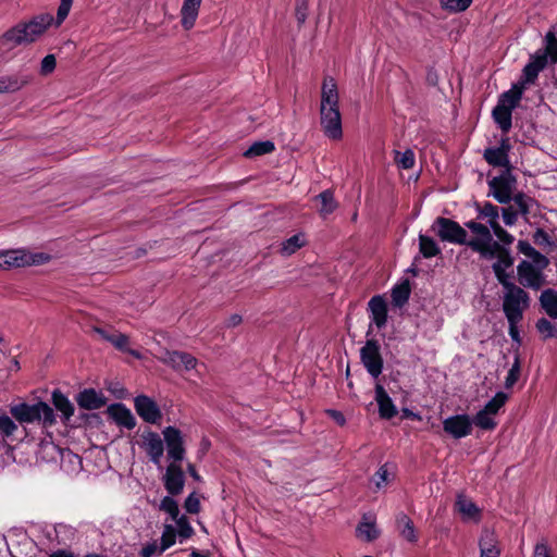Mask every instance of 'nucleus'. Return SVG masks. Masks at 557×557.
Returning <instances> with one entry per match:
<instances>
[{"mask_svg": "<svg viewBox=\"0 0 557 557\" xmlns=\"http://www.w3.org/2000/svg\"><path fill=\"white\" fill-rule=\"evenodd\" d=\"M53 21L50 13H41L28 21H21L2 34L0 44L7 46L8 50L34 44L48 30Z\"/></svg>", "mask_w": 557, "mask_h": 557, "instance_id": "nucleus-1", "label": "nucleus"}, {"mask_svg": "<svg viewBox=\"0 0 557 557\" xmlns=\"http://www.w3.org/2000/svg\"><path fill=\"white\" fill-rule=\"evenodd\" d=\"M53 21L50 13H41L28 21H21L2 34L0 44L7 46L8 50L34 44L48 30Z\"/></svg>", "mask_w": 557, "mask_h": 557, "instance_id": "nucleus-2", "label": "nucleus"}, {"mask_svg": "<svg viewBox=\"0 0 557 557\" xmlns=\"http://www.w3.org/2000/svg\"><path fill=\"white\" fill-rule=\"evenodd\" d=\"M10 413L22 424L39 422L47 428L57 423L53 408L42 400L32 405L25 401L10 405Z\"/></svg>", "mask_w": 557, "mask_h": 557, "instance_id": "nucleus-3", "label": "nucleus"}, {"mask_svg": "<svg viewBox=\"0 0 557 557\" xmlns=\"http://www.w3.org/2000/svg\"><path fill=\"white\" fill-rule=\"evenodd\" d=\"M465 226L476 235L470 238L469 247L473 251L479 252L482 258L487 260L494 259L503 252V249H506L505 245L494 240L488 226L476 221H468L465 223Z\"/></svg>", "mask_w": 557, "mask_h": 557, "instance_id": "nucleus-4", "label": "nucleus"}, {"mask_svg": "<svg viewBox=\"0 0 557 557\" xmlns=\"http://www.w3.org/2000/svg\"><path fill=\"white\" fill-rule=\"evenodd\" d=\"M500 285L506 290L503 298V311L506 319H523L524 310L530 307L529 293L511 281Z\"/></svg>", "mask_w": 557, "mask_h": 557, "instance_id": "nucleus-5", "label": "nucleus"}, {"mask_svg": "<svg viewBox=\"0 0 557 557\" xmlns=\"http://www.w3.org/2000/svg\"><path fill=\"white\" fill-rule=\"evenodd\" d=\"M433 232L442 242L456 245H466L469 247L470 239L467 231L456 221L437 216L431 225Z\"/></svg>", "mask_w": 557, "mask_h": 557, "instance_id": "nucleus-6", "label": "nucleus"}, {"mask_svg": "<svg viewBox=\"0 0 557 557\" xmlns=\"http://www.w3.org/2000/svg\"><path fill=\"white\" fill-rule=\"evenodd\" d=\"M488 196L502 205H508L512 200L513 191L517 187V177L512 170H503L502 173L488 181Z\"/></svg>", "mask_w": 557, "mask_h": 557, "instance_id": "nucleus-7", "label": "nucleus"}, {"mask_svg": "<svg viewBox=\"0 0 557 557\" xmlns=\"http://www.w3.org/2000/svg\"><path fill=\"white\" fill-rule=\"evenodd\" d=\"M381 347L376 339H368L360 349V359L368 373L377 379L382 373L384 361L381 355Z\"/></svg>", "mask_w": 557, "mask_h": 557, "instance_id": "nucleus-8", "label": "nucleus"}, {"mask_svg": "<svg viewBox=\"0 0 557 557\" xmlns=\"http://www.w3.org/2000/svg\"><path fill=\"white\" fill-rule=\"evenodd\" d=\"M518 281L524 288L539 290L545 284V275L542 269L533 263L522 260L517 267Z\"/></svg>", "mask_w": 557, "mask_h": 557, "instance_id": "nucleus-9", "label": "nucleus"}, {"mask_svg": "<svg viewBox=\"0 0 557 557\" xmlns=\"http://www.w3.org/2000/svg\"><path fill=\"white\" fill-rule=\"evenodd\" d=\"M162 434L166 444L168 457L175 463L183 461L186 449L181 430L170 425L162 431Z\"/></svg>", "mask_w": 557, "mask_h": 557, "instance_id": "nucleus-10", "label": "nucleus"}, {"mask_svg": "<svg viewBox=\"0 0 557 557\" xmlns=\"http://www.w3.org/2000/svg\"><path fill=\"white\" fill-rule=\"evenodd\" d=\"M320 123L324 135L330 139L337 140L343 137L342 115L339 110L332 108L320 110Z\"/></svg>", "mask_w": 557, "mask_h": 557, "instance_id": "nucleus-11", "label": "nucleus"}, {"mask_svg": "<svg viewBox=\"0 0 557 557\" xmlns=\"http://www.w3.org/2000/svg\"><path fill=\"white\" fill-rule=\"evenodd\" d=\"M137 414L147 423L157 424L162 418L158 404L147 395H138L134 399Z\"/></svg>", "mask_w": 557, "mask_h": 557, "instance_id": "nucleus-12", "label": "nucleus"}, {"mask_svg": "<svg viewBox=\"0 0 557 557\" xmlns=\"http://www.w3.org/2000/svg\"><path fill=\"white\" fill-rule=\"evenodd\" d=\"M164 488L171 496L182 494L185 486V473L178 463L171 462L162 478Z\"/></svg>", "mask_w": 557, "mask_h": 557, "instance_id": "nucleus-13", "label": "nucleus"}, {"mask_svg": "<svg viewBox=\"0 0 557 557\" xmlns=\"http://www.w3.org/2000/svg\"><path fill=\"white\" fill-rule=\"evenodd\" d=\"M443 430L454 438L466 437L472 432L471 418L466 413L448 417L443 421Z\"/></svg>", "mask_w": 557, "mask_h": 557, "instance_id": "nucleus-14", "label": "nucleus"}, {"mask_svg": "<svg viewBox=\"0 0 557 557\" xmlns=\"http://www.w3.org/2000/svg\"><path fill=\"white\" fill-rule=\"evenodd\" d=\"M371 321L377 329H383L388 320V306L383 295H374L368 302Z\"/></svg>", "mask_w": 557, "mask_h": 557, "instance_id": "nucleus-15", "label": "nucleus"}, {"mask_svg": "<svg viewBox=\"0 0 557 557\" xmlns=\"http://www.w3.org/2000/svg\"><path fill=\"white\" fill-rule=\"evenodd\" d=\"M144 448L148 455L150 461L160 467V461L164 453V444L162 438L157 432L147 430L143 434Z\"/></svg>", "mask_w": 557, "mask_h": 557, "instance_id": "nucleus-16", "label": "nucleus"}, {"mask_svg": "<svg viewBox=\"0 0 557 557\" xmlns=\"http://www.w3.org/2000/svg\"><path fill=\"white\" fill-rule=\"evenodd\" d=\"M109 418L117 425L132 430L136 426V419L132 411L122 403L111 404L107 410Z\"/></svg>", "mask_w": 557, "mask_h": 557, "instance_id": "nucleus-17", "label": "nucleus"}, {"mask_svg": "<svg viewBox=\"0 0 557 557\" xmlns=\"http://www.w3.org/2000/svg\"><path fill=\"white\" fill-rule=\"evenodd\" d=\"M327 108L339 110V96L337 84L333 77H324L321 87V103L320 110H327Z\"/></svg>", "mask_w": 557, "mask_h": 557, "instance_id": "nucleus-18", "label": "nucleus"}, {"mask_svg": "<svg viewBox=\"0 0 557 557\" xmlns=\"http://www.w3.org/2000/svg\"><path fill=\"white\" fill-rule=\"evenodd\" d=\"M475 209L478 211V219H484V216H492V221H487L488 228L492 230V234H494L498 239L507 233L505 228H503L498 222L499 218V208L491 202H485L481 206L479 202H475Z\"/></svg>", "mask_w": 557, "mask_h": 557, "instance_id": "nucleus-19", "label": "nucleus"}, {"mask_svg": "<svg viewBox=\"0 0 557 557\" xmlns=\"http://www.w3.org/2000/svg\"><path fill=\"white\" fill-rule=\"evenodd\" d=\"M75 400L81 409L96 410L100 409L107 404V398L101 392H97L95 388H85L81 391Z\"/></svg>", "mask_w": 557, "mask_h": 557, "instance_id": "nucleus-20", "label": "nucleus"}, {"mask_svg": "<svg viewBox=\"0 0 557 557\" xmlns=\"http://www.w3.org/2000/svg\"><path fill=\"white\" fill-rule=\"evenodd\" d=\"M375 401L377 403L379 414L382 419L391 420L398 413L392 398L380 383L375 384Z\"/></svg>", "mask_w": 557, "mask_h": 557, "instance_id": "nucleus-21", "label": "nucleus"}, {"mask_svg": "<svg viewBox=\"0 0 557 557\" xmlns=\"http://www.w3.org/2000/svg\"><path fill=\"white\" fill-rule=\"evenodd\" d=\"M515 258L511 256L509 247L503 249V252L497 257V261L492 264L493 272L499 284L510 282V274L506 273V269L513 265Z\"/></svg>", "mask_w": 557, "mask_h": 557, "instance_id": "nucleus-22", "label": "nucleus"}, {"mask_svg": "<svg viewBox=\"0 0 557 557\" xmlns=\"http://www.w3.org/2000/svg\"><path fill=\"white\" fill-rule=\"evenodd\" d=\"M164 362L176 371H188L196 367L197 359L188 352L174 350L166 352Z\"/></svg>", "mask_w": 557, "mask_h": 557, "instance_id": "nucleus-23", "label": "nucleus"}, {"mask_svg": "<svg viewBox=\"0 0 557 557\" xmlns=\"http://www.w3.org/2000/svg\"><path fill=\"white\" fill-rule=\"evenodd\" d=\"M544 48L539 49L535 54L540 58H544L546 63H557V30L556 26H552L550 29L544 36Z\"/></svg>", "mask_w": 557, "mask_h": 557, "instance_id": "nucleus-24", "label": "nucleus"}, {"mask_svg": "<svg viewBox=\"0 0 557 557\" xmlns=\"http://www.w3.org/2000/svg\"><path fill=\"white\" fill-rule=\"evenodd\" d=\"M32 79L33 75L24 73L0 76V94L15 92L28 85Z\"/></svg>", "mask_w": 557, "mask_h": 557, "instance_id": "nucleus-25", "label": "nucleus"}, {"mask_svg": "<svg viewBox=\"0 0 557 557\" xmlns=\"http://www.w3.org/2000/svg\"><path fill=\"white\" fill-rule=\"evenodd\" d=\"M547 63L544 58L537 57L535 53L531 55L530 62L527 63L522 70V79L519 83L534 84L537 79L539 73L546 67Z\"/></svg>", "mask_w": 557, "mask_h": 557, "instance_id": "nucleus-26", "label": "nucleus"}, {"mask_svg": "<svg viewBox=\"0 0 557 557\" xmlns=\"http://www.w3.org/2000/svg\"><path fill=\"white\" fill-rule=\"evenodd\" d=\"M202 0H184L181 9V24L185 30L194 27Z\"/></svg>", "mask_w": 557, "mask_h": 557, "instance_id": "nucleus-27", "label": "nucleus"}, {"mask_svg": "<svg viewBox=\"0 0 557 557\" xmlns=\"http://www.w3.org/2000/svg\"><path fill=\"white\" fill-rule=\"evenodd\" d=\"M51 401L57 411L61 413V420L64 424H67L72 416L74 414V405L69 398L60 391L54 389L51 395Z\"/></svg>", "mask_w": 557, "mask_h": 557, "instance_id": "nucleus-28", "label": "nucleus"}, {"mask_svg": "<svg viewBox=\"0 0 557 557\" xmlns=\"http://www.w3.org/2000/svg\"><path fill=\"white\" fill-rule=\"evenodd\" d=\"M524 89L525 87L523 86V83L513 84L509 90L499 96L497 104H503V107L512 111L519 106Z\"/></svg>", "mask_w": 557, "mask_h": 557, "instance_id": "nucleus-29", "label": "nucleus"}, {"mask_svg": "<svg viewBox=\"0 0 557 557\" xmlns=\"http://www.w3.org/2000/svg\"><path fill=\"white\" fill-rule=\"evenodd\" d=\"M480 557H499L500 549L497 546V539L494 532L484 530L480 541Z\"/></svg>", "mask_w": 557, "mask_h": 557, "instance_id": "nucleus-30", "label": "nucleus"}, {"mask_svg": "<svg viewBox=\"0 0 557 557\" xmlns=\"http://www.w3.org/2000/svg\"><path fill=\"white\" fill-rule=\"evenodd\" d=\"M540 306L553 320H557V290L554 288L544 289L539 298Z\"/></svg>", "mask_w": 557, "mask_h": 557, "instance_id": "nucleus-31", "label": "nucleus"}, {"mask_svg": "<svg viewBox=\"0 0 557 557\" xmlns=\"http://www.w3.org/2000/svg\"><path fill=\"white\" fill-rule=\"evenodd\" d=\"M411 294V285L408 278L392 288L391 297L394 307L403 308L409 300Z\"/></svg>", "mask_w": 557, "mask_h": 557, "instance_id": "nucleus-32", "label": "nucleus"}, {"mask_svg": "<svg viewBox=\"0 0 557 557\" xmlns=\"http://www.w3.org/2000/svg\"><path fill=\"white\" fill-rule=\"evenodd\" d=\"M484 160L494 168H504V170H513L509 161V156L504 154L496 147H488L483 152Z\"/></svg>", "mask_w": 557, "mask_h": 557, "instance_id": "nucleus-33", "label": "nucleus"}, {"mask_svg": "<svg viewBox=\"0 0 557 557\" xmlns=\"http://www.w3.org/2000/svg\"><path fill=\"white\" fill-rule=\"evenodd\" d=\"M492 117L498 125L503 133H508L512 127V111L503 107V104H496L492 111Z\"/></svg>", "mask_w": 557, "mask_h": 557, "instance_id": "nucleus-34", "label": "nucleus"}, {"mask_svg": "<svg viewBox=\"0 0 557 557\" xmlns=\"http://www.w3.org/2000/svg\"><path fill=\"white\" fill-rule=\"evenodd\" d=\"M418 239L420 257L430 259L442 255V249L433 237L424 234H419Z\"/></svg>", "mask_w": 557, "mask_h": 557, "instance_id": "nucleus-35", "label": "nucleus"}, {"mask_svg": "<svg viewBox=\"0 0 557 557\" xmlns=\"http://www.w3.org/2000/svg\"><path fill=\"white\" fill-rule=\"evenodd\" d=\"M315 200L320 201L321 203L319 212L323 218L333 213L338 207V202L335 200L334 193L331 189H325L320 193L318 196H315Z\"/></svg>", "mask_w": 557, "mask_h": 557, "instance_id": "nucleus-36", "label": "nucleus"}, {"mask_svg": "<svg viewBox=\"0 0 557 557\" xmlns=\"http://www.w3.org/2000/svg\"><path fill=\"white\" fill-rule=\"evenodd\" d=\"M396 522L403 537L411 543L418 541L413 521L406 513L400 512L396 518Z\"/></svg>", "mask_w": 557, "mask_h": 557, "instance_id": "nucleus-37", "label": "nucleus"}, {"mask_svg": "<svg viewBox=\"0 0 557 557\" xmlns=\"http://www.w3.org/2000/svg\"><path fill=\"white\" fill-rule=\"evenodd\" d=\"M455 507L465 518H475L480 516L478 506L463 494H458Z\"/></svg>", "mask_w": 557, "mask_h": 557, "instance_id": "nucleus-38", "label": "nucleus"}, {"mask_svg": "<svg viewBox=\"0 0 557 557\" xmlns=\"http://www.w3.org/2000/svg\"><path fill=\"white\" fill-rule=\"evenodd\" d=\"M511 201H513V203H515L513 206H515L516 210L519 212V214H521L524 218V220H528V215L530 213V207L532 203L535 202V199L528 196L523 191H518L512 195Z\"/></svg>", "mask_w": 557, "mask_h": 557, "instance_id": "nucleus-39", "label": "nucleus"}, {"mask_svg": "<svg viewBox=\"0 0 557 557\" xmlns=\"http://www.w3.org/2000/svg\"><path fill=\"white\" fill-rule=\"evenodd\" d=\"M128 342H129V338L127 335L120 333L117 331H113L111 341L109 343H111L117 350L123 351V352H128L133 357L140 359L141 354L138 350L129 349L127 347Z\"/></svg>", "mask_w": 557, "mask_h": 557, "instance_id": "nucleus-40", "label": "nucleus"}, {"mask_svg": "<svg viewBox=\"0 0 557 557\" xmlns=\"http://www.w3.org/2000/svg\"><path fill=\"white\" fill-rule=\"evenodd\" d=\"M274 150L275 146L271 140L256 141L244 152V157L255 158L271 153Z\"/></svg>", "mask_w": 557, "mask_h": 557, "instance_id": "nucleus-41", "label": "nucleus"}, {"mask_svg": "<svg viewBox=\"0 0 557 557\" xmlns=\"http://www.w3.org/2000/svg\"><path fill=\"white\" fill-rule=\"evenodd\" d=\"M535 329L540 333L543 341L557 338V326L546 318H540L535 323Z\"/></svg>", "mask_w": 557, "mask_h": 557, "instance_id": "nucleus-42", "label": "nucleus"}, {"mask_svg": "<svg viewBox=\"0 0 557 557\" xmlns=\"http://www.w3.org/2000/svg\"><path fill=\"white\" fill-rule=\"evenodd\" d=\"M491 414L481 409L473 419L472 425L475 424L476 426L481 428L482 430L492 431L497 426V422L490 417Z\"/></svg>", "mask_w": 557, "mask_h": 557, "instance_id": "nucleus-43", "label": "nucleus"}, {"mask_svg": "<svg viewBox=\"0 0 557 557\" xmlns=\"http://www.w3.org/2000/svg\"><path fill=\"white\" fill-rule=\"evenodd\" d=\"M306 240L302 234H295L283 243L282 252L286 256L293 255L297 249L305 246Z\"/></svg>", "mask_w": 557, "mask_h": 557, "instance_id": "nucleus-44", "label": "nucleus"}, {"mask_svg": "<svg viewBox=\"0 0 557 557\" xmlns=\"http://www.w3.org/2000/svg\"><path fill=\"white\" fill-rule=\"evenodd\" d=\"M508 395L504 392H497L495 396L486 403L483 410L490 414H496L499 409L506 404Z\"/></svg>", "mask_w": 557, "mask_h": 557, "instance_id": "nucleus-45", "label": "nucleus"}, {"mask_svg": "<svg viewBox=\"0 0 557 557\" xmlns=\"http://www.w3.org/2000/svg\"><path fill=\"white\" fill-rule=\"evenodd\" d=\"M159 509L169 513L173 520L180 516L178 504L171 495L164 496L161 499Z\"/></svg>", "mask_w": 557, "mask_h": 557, "instance_id": "nucleus-46", "label": "nucleus"}, {"mask_svg": "<svg viewBox=\"0 0 557 557\" xmlns=\"http://www.w3.org/2000/svg\"><path fill=\"white\" fill-rule=\"evenodd\" d=\"M357 532L360 535H364L367 542H373L380 536V531L374 522H360L357 527Z\"/></svg>", "mask_w": 557, "mask_h": 557, "instance_id": "nucleus-47", "label": "nucleus"}, {"mask_svg": "<svg viewBox=\"0 0 557 557\" xmlns=\"http://www.w3.org/2000/svg\"><path fill=\"white\" fill-rule=\"evenodd\" d=\"M395 162L404 170H409L414 165V153L411 149H407L404 152L395 151Z\"/></svg>", "mask_w": 557, "mask_h": 557, "instance_id": "nucleus-48", "label": "nucleus"}, {"mask_svg": "<svg viewBox=\"0 0 557 557\" xmlns=\"http://www.w3.org/2000/svg\"><path fill=\"white\" fill-rule=\"evenodd\" d=\"M473 0H441V5L443 9L449 12H463L466 11L472 3Z\"/></svg>", "mask_w": 557, "mask_h": 557, "instance_id": "nucleus-49", "label": "nucleus"}, {"mask_svg": "<svg viewBox=\"0 0 557 557\" xmlns=\"http://www.w3.org/2000/svg\"><path fill=\"white\" fill-rule=\"evenodd\" d=\"M17 430L16 423L5 413L0 414V434L3 438L10 437Z\"/></svg>", "mask_w": 557, "mask_h": 557, "instance_id": "nucleus-50", "label": "nucleus"}, {"mask_svg": "<svg viewBox=\"0 0 557 557\" xmlns=\"http://www.w3.org/2000/svg\"><path fill=\"white\" fill-rule=\"evenodd\" d=\"M175 539H176L175 529L172 525L166 524L164 527V531L161 536V545H160V549H159L160 553H163L164 550L170 548L172 545H174Z\"/></svg>", "mask_w": 557, "mask_h": 557, "instance_id": "nucleus-51", "label": "nucleus"}, {"mask_svg": "<svg viewBox=\"0 0 557 557\" xmlns=\"http://www.w3.org/2000/svg\"><path fill=\"white\" fill-rule=\"evenodd\" d=\"M520 370H521V362H520V357L517 354L515 357V362L506 376V381H505L506 388H510L517 383V381L519 380V376H520Z\"/></svg>", "mask_w": 557, "mask_h": 557, "instance_id": "nucleus-52", "label": "nucleus"}, {"mask_svg": "<svg viewBox=\"0 0 557 557\" xmlns=\"http://www.w3.org/2000/svg\"><path fill=\"white\" fill-rule=\"evenodd\" d=\"M309 11V0H295V17L298 26H302L307 20Z\"/></svg>", "mask_w": 557, "mask_h": 557, "instance_id": "nucleus-53", "label": "nucleus"}, {"mask_svg": "<svg viewBox=\"0 0 557 557\" xmlns=\"http://www.w3.org/2000/svg\"><path fill=\"white\" fill-rule=\"evenodd\" d=\"M174 521L178 527V535L182 539H189L194 535L195 531L185 515L178 516Z\"/></svg>", "mask_w": 557, "mask_h": 557, "instance_id": "nucleus-54", "label": "nucleus"}, {"mask_svg": "<svg viewBox=\"0 0 557 557\" xmlns=\"http://www.w3.org/2000/svg\"><path fill=\"white\" fill-rule=\"evenodd\" d=\"M533 242L539 246H549L552 248L557 247V239H552L543 228H537L533 234Z\"/></svg>", "mask_w": 557, "mask_h": 557, "instance_id": "nucleus-55", "label": "nucleus"}, {"mask_svg": "<svg viewBox=\"0 0 557 557\" xmlns=\"http://www.w3.org/2000/svg\"><path fill=\"white\" fill-rule=\"evenodd\" d=\"M184 508L188 513L196 515L200 511L201 505L196 492L190 493L185 502Z\"/></svg>", "mask_w": 557, "mask_h": 557, "instance_id": "nucleus-56", "label": "nucleus"}, {"mask_svg": "<svg viewBox=\"0 0 557 557\" xmlns=\"http://www.w3.org/2000/svg\"><path fill=\"white\" fill-rule=\"evenodd\" d=\"M519 212L515 206L508 203L507 207L502 208L503 221L507 226L513 225L518 221Z\"/></svg>", "mask_w": 557, "mask_h": 557, "instance_id": "nucleus-57", "label": "nucleus"}, {"mask_svg": "<svg viewBox=\"0 0 557 557\" xmlns=\"http://www.w3.org/2000/svg\"><path fill=\"white\" fill-rule=\"evenodd\" d=\"M73 0H60V5L57 12L55 25L60 26L67 17Z\"/></svg>", "mask_w": 557, "mask_h": 557, "instance_id": "nucleus-58", "label": "nucleus"}, {"mask_svg": "<svg viewBox=\"0 0 557 557\" xmlns=\"http://www.w3.org/2000/svg\"><path fill=\"white\" fill-rule=\"evenodd\" d=\"M55 65H57L55 57L53 54H47L41 60L40 74L46 76V75L52 73L55 69Z\"/></svg>", "mask_w": 557, "mask_h": 557, "instance_id": "nucleus-59", "label": "nucleus"}, {"mask_svg": "<svg viewBox=\"0 0 557 557\" xmlns=\"http://www.w3.org/2000/svg\"><path fill=\"white\" fill-rule=\"evenodd\" d=\"M535 268H539V269H542L544 270L548 263H549V260L546 256H544L543 253H541L540 251H537L536 249L533 251V253L529 257Z\"/></svg>", "mask_w": 557, "mask_h": 557, "instance_id": "nucleus-60", "label": "nucleus"}, {"mask_svg": "<svg viewBox=\"0 0 557 557\" xmlns=\"http://www.w3.org/2000/svg\"><path fill=\"white\" fill-rule=\"evenodd\" d=\"M16 257L15 268L29 265L30 252L23 249H14Z\"/></svg>", "mask_w": 557, "mask_h": 557, "instance_id": "nucleus-61", "label": "nucleus"}, {"mask_svg": "<svg viewBox=\"0 0 557 557\" xmlns=\"http://www.w3.org/2000/svg\"><path fill=\"white\" fill-rule=\"evenodd\" d=\"M1 257V268L2 269H10L12 267H15V260L16 257L14 255V250H8L0 255Z\"/></svg>", "mask_w": 557, "mask_h": 557, "instance_id": "nucleus-62", "label": "nucleus"}, {"mask_svg": "<svg viewBox=\"0 0 557 557\" xmlns=\"http://www.w3.org/2000/svg\"><path fill=\"white\" fill-rule=\"evenodd\" d=\"M521 320L522 319L507 320L509 324V335L513 342L518 343V345L521 344V337L518 330V324Z\"/></svg>", "mask_w": 557, "mask_h": 557, "instance_id": "nucleus-63", "label": "nucleus"}, {"mask_svg": "<svg viewBox=\"0 0 557 557\" xmlns=\"http://www.w3.org/2000/svg\"><path fill=\"white\" fill-rule=\"evenodd\" d=\"M387 476L388 471L386 465L381 466L373 476V480L377 488H381L382 484L387 481Z\"/></svg>", "mask_w": 557, "mask_h": 557, "instance_id": "nucleus-64", "label": "nucleus"}]
</instances>
